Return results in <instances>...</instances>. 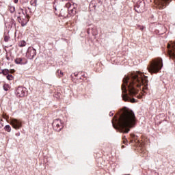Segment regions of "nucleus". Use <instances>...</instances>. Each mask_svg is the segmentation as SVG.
<instances>
[{
    "mask_svg": "<svg viewBox=\"0 0 175 175\" xmlns=\"http://www.w3.org/2000/svg\"><path fill=\"white\" fill-rule=\"evenodd\" d=\"M70 6H72V4L70 3H67L66 4V8H67V9H69Z\"/></svg>",
    "mask_w": 175,
    "mask_h": 175,
    "instance_id": "20",
    "label": "nucleus"
},
{
    "mask_svg": "<svg viewBox=\"0 0 175 175\" xmlns=\"http://www.w3.org/2000/svg\"><path fill=\"white\" fill-rule=\"evenodd\" d=\"M155 2L160 9H164L166 5L170 3V0H156Z\"/></svg>",
    "mask_w": 175,
    "mask_h": 175,
    "instance_id": "8",
    "label": "nucleus"
},
{
    "mask_svg": "<svg viewBox=\"0 0 175 175\" xmlns=\"http://www.w3.org/2000/svg\"><path fill=\"white\" fill-rule=\"evenodd\" d=\"M7 59L9 60L10 59V58L9 57H7Z\"/></svg>",
    "mask_w": 175,
    "mask_h": 175,
    "instance_id": "28",
    "label": "nucleus"
},
{
    "mask_svg": "<svg viewBox=\"0 0 175 175\" xmlns=\"http://www.w3.org/2000/svg\"><path fill=\"white\" fill-rule=\"evenodd\" d=\"M14 61H15V64H16L17 65H25V64H27V62H23L24 59L21 57H18L15 59Z\"/></svg>",
    "mask_w": 175,
    "mask_h": 175,
    "instance_id": "10",
    "label": "nucleus"
},
{
    "mask_svg": "<svg viewBox=\"0 0 175 175\" xmlns=\"http://www.w3.org/2000/svg\"><path fill=\"white\" fill-rule=\"evenodd\" d=\"M98 2H100V4H102V1H98Z\"/></svg>",
    "mask_w": 175,
    "mask_h": 175,
    "instance_id": "30",
    "label": "nucleus"
},
{
    "mask_svg": "<svg viewBox=\"0 0 175 175\" xmlns=\"http://www.w3.org/2000/svg\"><path fill=\"white\" fill-rule=\"evenodd\" d=\"M140 29H144V27H141Z\"/></svg>",
    "mask_w": 175,
    "mask_h": 175,
    "instance_id": "29",
    "label": "nucleus"
},
{
    "mask_svg": "<svg viewBox=\"0 0 175 175\" xmlns=\"http://www.w3.org/2000/svg\"><path fill=\"white\" fill-rule=\"evenodd\" d=\"M113 116H114V113L111 111V112L109 113V117H113Z\"/></svg>",
    "mask_w": 175,
    "mask_h": 175,
    "instance_id": "22",
    "label": "nucleus"
},
{
    "mask_svg": "<svg viewBox=\"0 0 175 175\" xmlns=\"http://www.w3.org/2000/svg\"><path fill=\"white\" fill-rule=\"evenodd\" d=\"M4 129L6 132H10L12 131V127H10V125H6L4 127Z\"/></svg>",
    "mask_w": 175,
    "mask_h": 175,
    "instance_id": "13",
    "label": "nucleus"
},
{
    "mask_svg": "<svg viewBox=\"0 0 175 175\" xmlns=\"http://www.w3.org/2000/svg\"><path fill=\"white\" fill-rule=\"evenodd\" d=\"M7 80H13L14 79V77H13V75L8 74L6 76Z\"/></svg>",
    "mask_w": 175,
    "mask_h": 175,
    "instance_id": "16",
    "label": "nucleus"
},
{
    "mask_svg": "<svg viewBox=\"0 0 175 175\" xmlns=\"http://www.w3.org/2000/svg\"><path fill=\"white\" fill-rule=\"evenodd\" d=\"M168 54L170 58H175V42L167 44Z\"/></svg>",
    "mask_w": 175,
    "mask_h": 175,
    "instance_id": "6",
    "label": "nucleus"
},
{
    "mask_svg": "<svg viewBox=\"0 0 175 175\" xmlns=\"http://www.w3.org/2000/svg\"><path fill=\"white\" fill-rule=\"evenodd\" d=\"M8 10L10 12V13H14V12H16V8L13 5H9Z\"/></svg>",
    "mask_w": 175,
    "mask_h": 175,
    "instance_id": "11",
    "label": "nucleus"
},
{
    "mask_svg": "<svg viewBox=\"0 0 175 175\" xmlns=\"http://www.w3.org/2000/svg\"><path fill=\"white\" fill-rule=\"evenodd\" d=\"M3 88L4 91H9L10 90V88L9 87V85L8 84H4L3 86Z\"/></svg>",
    "mask_w": 175,
    "mask_h": 175,
    "instance_id": "15",
    "label": "nucleus"
},
{
    "mask_svg": "<svg viewBox=\"0 0 175 175\" xmlns=\"http://www.w3.org/2000/svg\"><path fill=\"white\" fill-rule=\"evenodd\" d=\"M19 47H25L27 46V42L24 40H22L18 44Z\"/></svg>",
    "mask_w": 175,
    "mask_h": 175,
    "instance_id": "12",
    "label": "nucleus"
},
{
    "mask_svg": "<svg viewBox=\"0 0 175 175\" xmlns=\"http://www.w3.org/2000/svg\"><path fill=\"white\" fill-rule=\"evenodd\" d=\"M137 97H138V98H142V96H137Z\"/></svg>",
    "mask_w": 175,
    "mask_h": 175,
    "instance_id": "32",
    "label": "nucleus"
},
{
    "mask_svg": "<svg viewBox=\"0 0 175 175\" xmlns=\"http://www.w3.org/2000/svg\"><path fill=\"white\" fill-rule=\"evenodd\" d=\"M163 67V63L162 62V59L159 57L150 62L148 66V70L150 73H158V72L161 70Z\"/></svg>",
    "mask_w": 175,
    "mask_h": 175,
    "instance_id": "3",
    "label": "nucleus"
},
{
    "mask_svg": "<svg viewBox=\"0 0 175 175\" xmlns=\"http://www.w3.org/2000/svg\"><path fill=\"white\" fill-rule=\"evenodd\" d=\"M14 3H18V0H14Z\"/></svg>",
    "mask_w": 175,
    "mask_h": 175,
    "instance_id": "26",
    "label": "nucleus"
},
{
    "mask_svg": "<svg viewBox=\"0 0 175 175\" xmlns=\"http://www.w3.org/2000/svg\"><path fill=\"white\" fill-rule=\"evenodd\" d=\"M126 142H128V140L126 139V137L124 136L123 137V143H124V144H126Z\"/></svg>",
    "mask_w": 175,
    "mask_h": 175,
    "instance_id": "21",
    "label": "nucleus"
},
{
    "mask_svg": "<svg viewBox=\"0 0 175 175\" xmlns=\"http://www.w3.org/2000/svg\"><path fill=\"white\" fill-rule=\"evenodd\" d=\"M9 39H10V36H5V37H4V42H9Z\"/></svg>",
    "mask_w": 175,
    "mask_h": 175,
    "instance_id": "18",
    "label": "nucleus"
},
{
    "mask_svg": "<svg viewBox=\"0 0 175 175\" xmlns=\"http://www.w3.org/2000/svg\"><path fill=\"white\" fill-rule=\"evenodd\" d=\"M10 125H12L14 129H20L21 126H23L21 121L17 119H12L10 121Z\"/></svg>",
    "mask_w": 175,
    "mask_h": 175,
    "instance_id": "7",
    "label": "nucleus"
},
{
    "mask_svg": "<svg viewBox=\"0 0 175 175\" xmlns=\"http://www.w3.org/2000/svg\"><path fill=\"white\" fill-rule=\"evenodd\" d=\"M23 16H24V17H25V15L24 14V13H23Z\"/></svg>",
    "mask_w": 175,
    "mask_h": 175,
    "instance_id": "31",
    "label": "nucleus"
},
{
    "mask_svg": "<svg viewBox=\"0 0 175 175\" xmlns=\"http://www.w3.org/2000/svg\"><path fill=\"white\" fill-rule=\"evenodd\" d=\"M22 18L24 19V18H23L21 16H18V20H21Z\"/></svg>",
    "mask_w": 175,
    "mask_h": 175,
    "instance_id": "23",
    "label": "nucleus"
},
{
    "mask_svg": "<svg viewBox=\"0 0 175 175\" xmlns=\"http://www.w3.org/2000/svg\"><path fill=\"white\" fill-rule=\"evenodd\" d=\"M16 136H20V133H16Z\"/></svg>",
    "mask_w": 175,
    "mask_h": 175,
    "instance_id": "27",
    "label": "nucleus"
},
{
    "mask_svg": "<svg viewBox=\"0 0 175 175\" xmlns=\"http://www.w3.org/2000/svg\"><path fill=\"white\" fill-rule=\"evenodd\" d=\"M16 96L19 98H24L27 95V88L23 86H19L16 90L15 92Z\"/></svg>",
    "mask_w": 175,
    "mask_h": 175,
    "instance_id": "4",
    "label": "nucleus"
},
{
    "mask_svg": "<svg viewBox=\"0 0 175 175\" xmlns=\"http://www.w3.org/2000/svg\"><path fill=\"white\" fill-rule=\"evenodd\" d=\"M3 118H5V120H8V118H9V117L6 116H3Z\"/></svg>",
    "mask_w": 175,
    "mask_h": 175,
    "instance_id": "25",
    "label": "nucleus"
},
{
    "mask_svg": "<svg viewBox=\"0 0 175 175\" xmlns=\"http://www.w3.org/2000/svg\"><path fill=\"white\" fill-rule=\"evenodd\" d=\"M9 73H10V70H9L8 69L3 70V75L4 76H8V75H9Z\"/></svg>",
    "mask_w": 175,
    "mask_h": 175,
    "instance_id": "14",
    "label": "nucleus"
},
{
    "mask_svg": "<svg viewBox=\"0 0 175 175\" xmlns=\"http://www.w3.org/2000/svg\"><path fill=\"white\" fill-rule=\"evenodd\" d=\"M52 125L53 126L54 131H56V132H59L61 129L64 128L62 126V122L59 119L54 120Z\"/></svg>",
    "mask_w": 175,
    "mask_h": 175,
    "instance_id": "5",
    "label": "nucleus"
},
{
    "mask_svg": "<svg viewBox=\"0 0 175 175\" xmlns=\"http://www.w3.org/2000/svg\"><path fill=\"white\" fill-rule=\"evenodd\" d=\"M27 55H29V58L30 59H33L36 57V49L29 47L27 50Z\"/></svg>",
    "mask_w": 175,
    "mask_h": 175,
    "instance_id": "9",
    "label": "nucleus"
},
{
    "mask_svg": "<svg viewBox=\"0 0 175 175\" xmlns=\"http://www.w3.org/2000/svg\"><path fill=\"white\" fill-rule=\"evenodd\" d=\"M70 16H75L76 14V10L72 9L70 12Z\"/></svg>",
    "mask_w": 175,
    "mask_h": 175,
    "instance_id": "17",
    "label": "nucleus"
},
{
    "mask_svg": "<svg viewBox=\"0 0 175 175\" xmlns=\"http://www.w3.org/2000/svg\"><path fill=\"white\" fill-rule=\"evenodd\" d=\"M135 117L133 111H124L116 120V124L112 122V125L115 129H118L121 133H129V128H133L135 125Z\"/></svg>",
    "mask_w": 175,
    "mask_h": 175,
    "instance_id": "2",
    "label": "nucleus"
},
{
    "mask_svg": "<svg viewBox=\"0 0 175 175\" xmlns=\"http://www.w3.org/2000/svg\"><path fill=\"white\" fill-rule=\"evenodd\" d=\"M57 73H58L59 77H62V76H64V72H62V71H61L59 70H57Z\"/></svg>",
    "mask_w": 175,
    "mask_h": 175,
    "instance_id": "19",
    "label": "nucleus"
},
{
    "mask_svg": "<svg viewBox=\"0 0 175 175\" xmlns=\"http://www.w3.org/2000/svg\"><path fill=\"white\" fill-rule=\"evenodd\" d=\"M3 73V70L0 68V75H2Z\"/></svg>",
    "mask_w": 175,
    "mask_h": 175,
    "instance_id": "24",
    "label": "nucleus"
},
{
    "mask_svg": "<svg viewBox=\"0 0 175 175\" xmlns=\"http://www.w3.org/2000/svg\"><path fill=\"white\" fill-rule=\"evenodd\" d=\"M142 87V90L144 92L148 90V79L144 74L137 72L134 74H131L125 76L123 79V84L122 85V90L124 94L122 95V98L124 102H131L134 103L135 98H131L126 94V91H129L130 95H136L139 92V89ZM128 88V90H127Z\"/></svg>",
    "mask_w": 175,
    "mask_h": 175,
    "instance_id": "1",
    "label": "nucleus"
}]
</instances>
